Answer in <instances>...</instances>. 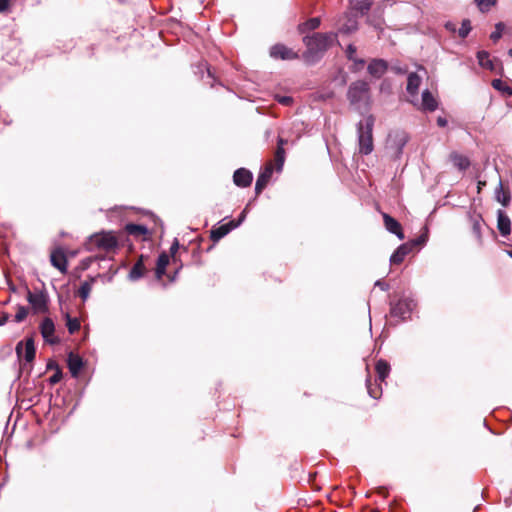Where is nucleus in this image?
<instances>
[{
  "instance_id": "nucleus-30",
  "label": "nucleus",
  "mask_w": 512,
  "mask_h": 512,
  "mask_svg": "<svg viewBox=\"0 0 512 512\" xmlns=\"http://www.w3.org/2000/svg\"><path fill=\"white\" fill-rule=\"evenodd\" d=\"M125 229L127 231L128 234L130 235H145L148 231L147 227L144 226V225H139V224H133V223H130V224H127L125 226Z\"/></svg>"
},
{
  "instance_id": "nucleus-24",
  "label": "nucleus",
  "mask_w": 512,
  "mask_h": 512,
  "mask_svg": "<svg viewBox=\"0 0 512 512\" xmlns=\"http://www.w3.org/2000/svg\"><path fill=\"white\" fill-rule=\"evenodd\" d=\"M83 366L82 359L78 355L70 353L68 356V368L72 376H77Z\"/></svg>"
},
{
  "instance_id": "nucleus-35",
  "label": "nucleus",
  "mask_w": 512,
  "mask_h": 512,
  "mask_svg": "<svg viewBox=\"0 0 512 512\" xmlns=\"http://www.w3.org/2000/svg\"><path fill=\"white\" fill-rule=\"evenodd\" d=\"M472 29L471 22L468 19H464L461 23V27L458 30V35L460 38L464 39L468 36Z\"/></svg>"
},
{
  "instance_id": "nucleus-3",
  "label": "nucleus",
  "mask_w": 512,
  "mask_h": 512,
  "mask_svg": "<svg viewBox=\"0 0 512 512\" xmlns=\"http://www.w3.org/2000/svg\"><path fill=\"white\" fill-rule=\"evenodd\" d=\"M86 246L88 250L98 248L109 253L118 247V241L112 232H102L92 235L86 243Z\"/></svg>"
},
{
  "instance_id": "nucleus-40",
  "label": "nucleus",
  "mask_w": 512,
  "mask_h": 512,
  "mask_svg": "<svg viewBox=\"0 0 512 512\" xmlns=\"http://www.w3.org/2000/svg\"><path fill=\"white\" fill-rule=\"evenodd\" d=\"M28 315V309L24 306H18L15 314V322H22Z\"/></svg>"
},
{
  "instance_id": "nucleus-27",
  "label": "nucleus",
  "mask_w": 512,
  "mask_h": 512,
  "mask_svg": "<svg viewBox=\"0 0 512 512\" xmlns=\"http://www.w3.org/2000/svg\"><path fill=\"white\" fill-rule=\"evenodd\" d=\"M286 143V141L282 138L278 139V147L275 152V161L277 165V170H282L284 161H285V150L283 148V145Z\"/></svg>"
},
{
  "instance_id": "nucleus-45",
  "label": "nucleus",
  "mask_w": 512,
  "mask_h": 512,
  "mask_svg": "<svg viewBox=\"0 0 512 512\" xmlns=\"http://www.w3.org/2000/svg\"><path fill=\"white\" fill-rule=\"evenodd\" d=\"M425 242V238L423 236H420L412 241H410L409 243L412 244V249L417 246V245H421Z\"/></svg>"
},
{
  "instance_id": "nucleus-25",
  "label": "nucleus",
  "mask_w": 512,
  "mask_h": 512,
  "mask_svg": "<svg viewBox=\"0 0 512 512\" xmlns=\"http://www.w3.org/2000/svg\"><path fill=\"white\" fill-rule=\"evenodd\" d=\"M495 198L496 200L501 203L504 207H507L511 200V195L509 191H505L503 189L502 181H499V184L495 190Z\"/></svg>"
},
{
  "instance_id": "nucleus-2",
  "label": "nucleus",
  "mask_w": 512,
  "mask_h": 512,
  "mask_svg": "<svg viewBox=\"0 0 512 512\" xmlns=\"http://www.w3.org/2000/svg\"><path fill=\"white\" fill-rule=\"evenodd\" d=\"M373 126L374 118L368 116L364 121H360L357 125L359 153L369 155L374 149L373 145Z\"/></svg>"
},
{
  "instance_id": "nucleus-12",
  "label": "nucleus",
  "mask_w": 512,
  "mask_h": 512,
  "mask_svg": "<svg viewBox=\"0 0 512 512\" xmlns=\"http://www.w3.org/2000/svg\"><path fill=\"white\" fill-rule=\"evenodd\" d=\"M412 252V244L411 243H404L401 244L391 255L390 257V264L391 265H398L401 264L405 257Z\"/></svg>"
},
{
  "instance_id": "nucleus-17",
  "label": "nucleus",
  "mask_w": 512,
  "mask_h": 512,
  "mask_svg": "<svg viewBox=\"0 0 512 512\" xmlns=\"http://www.w3.org/2000/svg\"><path fill=\"white\" fill-rule=\"evenodd\" d=\"M238 224H234V221L223 224L215 229L211 230V239L213 241H219L221 238L226 236L232 229L236 228Z\"/></svg>"
},
{
  "instance_id": "nucleus-53",
  "label": "nucleus",
  "mask_w": 512,
  "mask_h": 512,
  "mask_svg": "<svg viewBox=\"0 0 512 512\" xmlns=\"http://www.w3.org/2000/svg\"><path fill=\"white\" fill-rule=\"evenodd\" d=\"M446 28H447V29H449V30L454 31V30H455V25H454V24H452V23H450V22H448V23L446 24Z\"/></svg>"
},
{
  "instance_id": "nucleus-14",
  "label": "nucleus",
  "mask_w": 512,
  "mask_h": 512,
  "mask_svg": "<svg viewBox=\"0 0 512 512\" xmlns=\"http://www.w3.org/2000/svg\"><path fill=\"white\" fill-rule=\"evenodd\" d=\"M252 179V173L245 168L237 169L233 175V181L235 185L239 187H248L251 184Z\"/></svg>"
},
{
  "instance_id": "nucleus-1",
  "label": "nucleus",
  "mask_w": 512,
  "mask_h": 512,
  "mask_svg": "<svg viewBox=\"0 0 512 512\" xmlns=\"http://www.w3.org/2000/svg\"><path fill=\"white\" fill-rule=\"evenodd\" d=\"M335 37L336 35L332 33H314L304 37L303 41L307 47L303 54L304 60L309 64L317 62L330 47Z\"/></svg>"
},
{
  "instance_id": "nucleus-38",
  "label": "nucleus",
  "mask_w": 512,
  "mask_h": 512,
  "mask_svg": "<svg viewBox=\"0 0 512 512\" xmlns=\"http://www.w3.org/2000/svg\"><path fill=\"white\" fill-rule=\"evenodd\" d=\"M397 144H396V155L399 156L402 153V149L407 143V136L405 134H397Z\"/></svg>"
},
{
  "instance_id": "nucleus-46",
  "label": "nucleus",
  "mask_w": 512,
  "mask_h": 512,
  "mask_svg": "<svg viewBox=\"0 0 512 512\" xmlns=\"http://www.w3.org/2000/svg\"><path fill=\"white\" fill-rule=\"evenodd\" d=\"M178 249H179V242L177 239H175L170 247L171 255L174 256L176 254V252L178 251Z\"/></svg>"
},
{
  "instance_id": "nucleus-43",
  "label": "nucleus",
  "mask_w": 512,
  "mask_h": 512,
  "mask_svg": "<svg viewBox=\"0 0 512 512\" xmlns=\"http://www.w3.org/2000/svg\"><path fill=\"white\" fill-rule=\"evenodd\" d=\"M62 378V373L60 370H57L50 378H49V382L50 384H56L58 383Z\"/></svg>"
},
{
  "instance_id": "nucleus-34",
  "label": "nucleus",
  "mask_w": 512,
  "mask_h": 512,
  "mask_svg": "<svg viewBox=\"0 0 512 512\" xmlns=\"http://www.w3.org/2000/svg\"><path fill=\"white\" fill-rule=\"evenodd\" d=\"M355 53H356V47L353 44H350L346 50L347 58L351 61H354L355 65H357L359 67L364 66L365 61L363 59L354 58Z\"/></svg>"
},
{
  "instance_id": "nucleus-51",
  "label": "nucleus",
  "mask_w": 512,
  "mask_h": 512,
  "mask_svg": "<svg viewBox=\"0 0 512 512\" xmlns=\"http://www.w3.org/2000/svg\"><path fill=\"white\" fill-rule=\"evenodd\" d=\"M392 70L395 71L396 73L398 74H404L406 73V69H403L401 67H398V66H394L392 67Z\"/></svg>"
},
{
  "instance_id": "nucleus-26",
  "label": "nucleus",
  "mask_w": 512,
  "mask_h": 512,
  "mask_svg": "<svg viewBox=\"0 0 512 512\" xmlns=\"http://www.w3.org/2000/svg\"><path fill=\"white\" fill-rule=\"evenodd\" d=\"M168 264L169 256L165 252L161 253L157 259V266L155 271L157 279H161L163 277V275L166 272V267Z\"/></svg>"
},
{
  "instance_id": "nucleus-55",
  "label": "nucleus",
  "mask_w": 512,
  "mask_h": 512,
  "mask_svg": "<svg viewBox=\"0 0 512 512\" xmlns=\"http://www.w3.org/2000/svg\"><path fill=\"white\" fill-rule=\"evenodd\" d=\"M508 254L510 257H512V251H509Z\"/></svg>"
},
{
  "instance_id": "nucleus-37",
  "label": "nucleus",
  "mask_w": 512,
  "mask_h": 512,
  "mask_svg": "<svg viewBox=\"0 0 512 512\" xmlns=\"http://www.w3.org/2000/svg\"><path fill=\"white\" fill-rule=\"evenodd\" d=\"M504 29L505 24L503 22L496 23L495 30L490 35L491 40L497 42L502 37Z\"/></svg>"
},
{
  "instance_id": "nucleus-50",
  "label": "nucleus",
  "mask_w": 512,
  "mask_h": 512,
  "mask_svg": "<svg viewBox=\"0 0 512 512\" xmlns=\"http://www.w3.org/2000/svg\"><path fill=\"white\" fill-rule=\"evenodd\" d=\"M9 319V314L7 313H4L1 317H0V326L4 325Z\"/></svg>"
},
{
  "instance_id": "nucleus-19",
  "label": "nucleus",
  "mask_w": 512,
  "mask_h": 512,
  "mask_svg": "<svg viewBox=\"0 0 512 512\" xmlns=\"http://www.w3.org/2000/svg\"><path fill=\"white\" fill-rule=\"evenodd\" d=\"M372 3V0H349V8L364 15L370 10Z\"/></svg>"
},
{
  "instance_id": "nucleus-20",
  "label": "nucleus",
  "mask_w": 512,
  "mask_h": 512,
  "mask_svg": "<svg viewBox=\"0 0 512 512\" xmlns=\"http://www.w3.org/2000/svg\"><path fill=\"white\" fill-rule=\"evenodd\" d=\"M143 259H144V256L141 255L140 258L138 259V261L131 268L129 275H128V277L131 281H137L144 275L146 269H145V266L143 263Z\"/></svg>"
},
{
  "instance_id": "nucleus-13",
  "label": "nucleus",
  "mask_w": 512,
  "mask_h": 512,
  "mask_svg": "<svg viewBox=\"0 0 512 512\" xmlns=\"http://www.w3.org/2000/svg\"><path fill=\"white\" fill-rule=\"evenodd\" d=\"M368 72L375 78L382 77L388 69V63L383 59H373L368 65Z\"/></svg>"
},
{
  "instance_id": "nucleus-36",
  "label": "nucleus",
  "mask_w": 512,
  "mask_h": 512,
  "mask_svg": "<svg viewBox=\"0 0 512 512\" xmlns=\"http://www.w3.org/2000/svg\"><path fill=\"white\" fill-rule=\"evenodd\" d=\"M67 317V328L70 334H74L80 329V322L77 318H71L68 314Z\"/></svg>"
},
{
  "instance_id": "nucleus-10",
  "label": "nucleus",
  "mask_w": 512,
  "mask_h": 512,
  "mask_svg": "<svg viewBox=\"0 0 512 512\" xmlns=\"http://www.w3.org/2000/svg\"><path fill=\"white\" fill-rule=\"evenodd\" d=\"M273 170L274 168L272 163H268L265 166L264 170L259 174L255 184V193L257 195H259L262 192V190L267 186L273 174Z\"/></svg>"
},
{
  "instance_id": "nucleus-31",
  "label": "nucleus",
  "mask_w": 512,
  "mask_h": 512,
  "mask_svg": "<svg viewBox=\"0 0 512 512\" xmlns=\"http://www.w3.org/2000/svg\"><path fill=\"white\" fill-rule=\"evenodd\" d=\"M492 86L494 89L501 91L506 96H512V88L501 79H494L492 81Z\"/></svg>"
},
{
  "instance_id": "nucleus-32",
  "label": "nucleus",
  "mask_w": 512,
  "mask_h": 512,
  "mask_svg": "<svg viewBox=\"0 0 512 512\" xmlns=\"http://www.w3.org/2000/svg\"><path fill=\"white\" fill-rule=\"evenodd\" d=\"M358 29L357 21L353 18H348L347 22L341 26L339 31L343 34H351Z\"/></svg>"
},
{
  "instance_id": "nucleus-47",
  "label": "nucleus",
  "mask_w": 512,
  "mask_h": 512,
  "mask_svg": "<svg viewBox=\"0 0 512 512\" xmlns=\"http://www.w3.org/2000/svg\"><path fill=\"white\" fill-rule=\"evenodd\" d=\"M375 286L379 287L383 291H387L389 289V285L387 283L383 282L382 280H377L375 282Z\"/></svg>"
},
{
  "instance_id": "nucleus-21",
  "label": "nucleus",
  "mask_w": 512,
  "mask_h": 512,
  "mask_svg": "<svg viewBox=\"0 0 512 512\" xmlns=\"http://www.w3.org/2000/svg\"><path fill=\"white\" fill-rule=\"evenodd\" d=\"M421 84V77L415 73L412 72L408 75L407 79V92L412 95L416 96L418 93L419 86Z\"/></svg>"
},
{
  "instance_id": "nucleus-16",
  "label": "nucleus",
  "mask_w": 512,
  "mask_h": 512,
  "mask_svg": "<svg viewBox=\"0 0 512 512\" xmlns=\"http://www.w3.org/2000/svg\"><path fill=\"white\" fill-rule=\"evenodd\" d=\"M497 228L502 236H508L511 232V221L504 211L497 213Z\"/></svg>"
},
{
  "instance_id": "nucleus-33",
  "label": "nucleus",
  "mask_w": 512,
  "mask_h": 512,
  "mask_svg": "<svg viewBox=\"0 0 512 512\" xmlns=\"http://www.w3.org/2000/svg\"><path fill=\"white\" fill-rule=\"evenodd\" d=\"M92 282L93 279L91 281H84L79 287L78 295L82 298L83 301L87 300L90 295L92 290Z\"/></svg>"
},
{
  "instance_id": "nucleus-29",
  "label": "nucleus",
  "mask_w": 512,
  "mask_h": 512,
  "mask_svg": "<svg viewBox=\"0 0 512 512\" xmlns=\"http://www.w3.org/2000/svg\"><path fill=\"white\" fill-rule=\"evenodd\" d=\"M477 59L479 62V65L483 68L494 70L493 61L490 59V55L486 51H480L477 53Z\"/></svg>"
},
{
  "instance_id": "nucleus-28",
  "label": "nucleus",
  "mask_w": 512,
  "mask_h": 512,
  "mask_svg": "<svg viewBox=\"0 0 512 512\" xmlns=\"http://www.w3.org/2000/svg\"><path fill=\"white\" fill-rule=\"evenodd\" d=\"M375 369L378 375V379L380 381H384L389 375L390 365L387 361L380 359L377 361Z\"/></svg>"
},
{
  "instance_id": "nucleus-39",
  "label": "nucleus",
  "mask_w": 512,
  "mask_h": 512,
  "mask_svg": "<svg viewBox=\"0 0 512 512\" xmlns=\"http://www.w3.org/2000/svg\"><path fill=\"white\" fill-rule=\"evenodd\" d=\"M321 20L319 17H314L306 21L302 26L308 30H315L320 26Z\"/></svg>"
},
{
  "instance_id": "nucleus-22",
  "label": "nucleus",
  "mask_w": 512,
  "mask_h": 512,
  "mask_svg": "<svg viewBox=\"0 0 512 512\" xmlns=\"http://www.w3.org/2000/svg\"><path fill=\"white\" fill-rule=\"evenodd\" d=\"M472 223V234L476 238L479 244L482 243V228L484 225V221L480 215H476L471 217Z\"/></svg>"
},
{
  "instance_id": "nucleus-15",
  "label": "nucleus",
  "mask_w": 512,
  "mask_h": 512,
  "mask_svg": "<svg viewBox=\"0 0 512 512\" xmlns=\"http://www.w3.org/2000/svg\"><path fill=\"white\" fill-rule=\"evenodd\" d=\"M50 261L61 273L65 274L67 272V259L61 249H56L51 253Z\"/></svg>"
},
{
  "instance_id": "nucleus-42",
  "label": "nucleus",
  "mask_w": 512,
  "mask_h": 512,
  "mask_svg": "<svg viewBox=\"0 0 512 512\" xmlns=\"http://www.w3.org/2000/svg\"><path fill=\"white\" fill-rule=\"evenodd\" d=\"M367 389H368V393L369 395L374 398V399H377L379 396H380V389L378 387H372V385L370 384V380H367Z\"/></svg>"
},
{
  "instance_id": "nucleus-11",
  "label": "nucleus",
  "mask_w": 512,
  "mask_h": 512,
  "mask_svg": "<svg viewBox=\"0 0 512 512\" xmlns=\"http://www.w3.org/2000/svg\"><path fill=\"white\" fill-rule=\"evenodd\" d=\"M383 221L387 231L397 236L398 239L405 238L400 223L389 214L383 213Z\"/></svg>"
},
{
  "instance_id": "nucleus-4",
  "label": "nucleus",
  "mask_w": 512,
  "mask_h": 512,
  "mask_svg": "<svg viewBox=\"0 0 512 512\" xmlns=\"http://www.w3.org/2000/svg\"><path fill=\"white\" fill-rule=\"evenodd\" d=\"M369 84L366 81L359 80L353 82L348 89V99L351 104H357L368 96Z\"/></svg>"
},
{
  "instance_id": "nucleus-49",
  "label": "nucleus",
  "mask_w": 512,
  "mask_h": 512,
  "mask_svg": "<svg viewBox=\"0 0 512 512\" xmlns=\"http://www.w3.org/2000/svg\"><path fill=\"white\" fill-rule=\"evenodd\" d=\"M437 124L440 127H445L447 125V120L445 118H443V117H438Z\"/></svg>"
},
{
  "instance_id": "nucleus-41",
  "label": "nucleus",
  "mask_w": 512,
  "mask_h": 512,
  "mask_svg": "<svg viewBox=\"0 0 512 512\" xmlns=\"http://www.w3.org/2000/svg\"><path fill=\"white\" fill-rule=\"evenodd\" d=\"M481 11L488 10L496 3V0H475Z\"/></svg>"
},
{
  "instance_id": "nucleus-7",
  "label": "nucleus",
  "mask_w": 512,
  "mask_h": 512,
  "mask_svg": "<svg viewBox=\"0 0 512 512\" xmlns=\"http://www.w3.org/2000/svg\"><path fill=\"white\" fill-rule=\"evenodd\" d=\"M27 301L37 312H44L47 310L48 297L43 291L31 292L28 290Z\"/></svg>"
},
{
  "instance_id": "nucleus-54",
  "label": "nucleus",
  "mask_w": 512,
  "mask_h": 512,
  "mask_svg": "<svg viewBox=\"0 0 512 512\" xmlns=\"http://www.w3.org/2000/svg\"><path fill=\"white\" fill-rule=\"evenodd\" d=\"M508 54L512 57V48L508 50Z\"/></svg>"
},
{
  "instance_id": "nucleus-48",
  "label": "nucleus",
  "mask_w": 512,
  "mask_h": 512,
  "mask_svg": "<svg viewBox=\"0 0 512 512\" xmlns=\"http://www.w3.org/2000/svg\"><path fill=\"white\" fill-rule=\"evenodd\" d=\"M10 0H0V13L8 9Z\"/></svg>"
},
{
  "instance_id": "nucleus-9",
  "label": "nucleus",
  "mask_w": 512,
  "mask_h": 512,
  "mask_svg": "<svg viewBox=\"0 0 512 512\" xmlns=\"http://www.w3.org/2000/svg\"><path fill=\"white\" fill-rule=\"evenodd\" d=\"M40 332L43 337V339L50 343L55 344L57 343V338L54 336L55 333V325L52 319L50 318H44L40 324Z\"/></svg>"
},
{
  "instance_id": "nucleus-6",
  "label": "nucleus",
  "mask_w": 512,
  "mask_h": 512,
  "mask_svg": "<svg viewBox=\"0 0 512 512\" xmlns=\"http://www.w3.org/2000/svg\"><path fill=\"white\" fill-rule=\"evenodd\" d=\"M414 306L413 300L401 299L391 307V315L405 320L410 316Z\"/></svg>"
},
{
  "instance_id": "nucleus-52",
  "label": "nucleus",
  "mask_w": 512,
  "mask_h": 512,
  "mask_svg": "<svg viewBox=\"0 0 512 512\" xmlns=\"http://www.w3.org/2000/svg\"><path fill=\"white\" fill-rule=\"evenodd\" d=\"M246 210H247V208H245V209L242 211V213H241V215H240V217H239L238 222H235V221H234V224H238V225H239V224L244 220Z\"/></svg>"
},
{
  "instance_id": "nucleus-8",
  "label": "nucleus",
  "mask_w": 512,
  "mask_h": 512,
  "mask_svg": "<svg viewBox=\"0 0 512 512\" xmlns=\"http://www.w3.org/2000/svg\"><path fill=\"white\" fill-rule=\"evenodd\" d=\"M270 56L275 59L292 60L297 59L298 54L283 44H276L270 48Z\"/></svg>"
},
{
  "instance_id": "nucleus-44",
  "label": "nucleus",
  "mask_w": 512,
  "mask_h": 512,
  "mask_svg": "<svg viewBox=\"0 0 512 512\" xmlns=\"http://www.w3.org/2000/svg\"><path fill=\"white\" fill-rule=\"evenodd\" d=\"M277 100L279 103L286 106L290 105L293 101V99L290 96H279L277 97Z\"/></svg>"
},
{
  "instance_id": "nucleus-23",
  "label": "nucleus",
  "mask_w": 512,
  "mask_h": 512,
  "mask_svg": "<svg viewBox=\"0 0 512 512\" xmlns=\"http://www.w3.org/2000/svg\"><path fill=\"white\" fill-rule=\"evenodd\" d=\"M450 160L453 163V165L457 167L460 171H464L470 166L469 159L466 156L461 155L457 152H452L450 154Z\"/></svg>"
},
{
  "instance_id": "nucleus-5",
  "label": "nucleus",
  "mask_w": 512,
  "mask_h": 512,
  "mask_svg": "<svg viewBox=\"0 0 512 512\" xmlns=\"http://www.w3.org/2000/svg\"><path fill=\"white\" fill-rule=\"evenodd\" d=\"M15 350L18 358H23L28 363L32 362L36 353L33 338H27L25 341L18 342Z\"/></svg>"
},
{
  "instance_id": "nucleus-18",
  "label": "nucleus",
  "mask_w": 512,
  "mask_h": 512,
  "mask_svg": "<svg viewBox=\"0 0 512 512\" xmlns=\"http://www.w3.org/2000/svg\"><path fill=\"white\" fill-rule=\"evenodd\" d=\"M422 109L426 111H435L438 107V102L429 90H424L422 93Z\"/></svg>"
}]
</instances>
